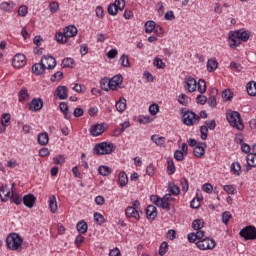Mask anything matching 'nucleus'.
<instances>
[{"label":"nucleus","mask_w":256,"mask_h":256,"mask_svg":"<svg viewBox=\"0 0 256 256\" xmlns=\"http://www.w3.org/2000/svg\"><path fill=\"white\" fill-rule=\"evenodd\" d=\"M199 121L200 117L192 111H187L183 114V123L188 127L198 124Z\"/></svg>","instance_id":"9"},{"label":"nucleus","mask_w":256,"mask_h":256,"mask_svg":"<svg viewBox=\"0 0 256 256\" xmlns=\"http://www.w3.org/2000/svg\"><path fill=\"white\" fill-rule=\"evenodd\" d=\"M129 179L125 171H121L118 176V186L124 188L128 185Z\"/></svg>","instance_id":"23"},{"label":"nucleus","mask_w":256,"mask_h":256,"mask_svg":"<svg viewBox=\"0 0 256 256\" xmlns=\"http://www.w3.org/2000/svg\"><path fill=\"white\" fill-rule=\"evenodd\" d=\"M27 13H28V8H27V6L22 5V6L19 7V9H18V15H19L20 17H26Z\"/></svg>","instance_id":"61"},{"label":"nucleus","mask_w":256,"mask_h":256,"mask_svg":"<svg viewBox=\"0 0 256 256\" xmlns=\"http://www.w3.org/2000/svg\"><path fill=\"white\" fill-rule=\"evenodd\" d=\"M11 121V115L9 113H4L1 116V125L2 126H9Z\"/></svg>","instance_id":"43"},{"label":"nucleus","mask_w":256,"mask_h":256,"mask_svg":"<svg viewBox=\"0 0 256 256\" xmlns=\"http://www.w3.org/2000/svg\"><path fill=\"white\" fill-rule=\"evenodd\" d=\"M61 113H63L66 120H70L72 117L71 112L69 111V106L66 102H61L59 105Z\"/></svg>","instance_id":"24"},{"label":"nucleus","mask_w":256,"mask_h":256,"mask_svg":"<svg viewBox=\"0 0 256 256\" xmlns=\"http://www.w3.org/2000/svg\"><path fill=\"white\" fill-rule=\"evenodd\" d=\"M250 39V32L246 30L231 31L229 33L230 48L239 47L242 42L246 43Z\"/></svg>","instance_id":"1"},{"label":"nucleus","mask_w":256,"mask_h":256,"mask_svg":"<svg viewBox=\"0 0 256 256\" xmlns=\"http://www.w3.org/2000/svg\"><path fill=\"white\" fill-rule=\"evenodd\" d=\"M240 236L246 241L256 240V228L253 225L246 226L240 231Z\"/></svg>","instance_id":"10"},{"label":"nucleus","mask_w":256,"mask_h":256,"mask_svg":"<svg viewBox=\"0 0 256 256\" xmlns=\"http://www.w3.org/2000/svg\"><path fill=\"white\" fill-rule=\"evenodd\" d=\"M223 190L228 193L229 195H235L236 193V186L235 185H224Z\"/></svg>","instance_id":"47"},{"label":"nucleus","mask_w":256,"mask_h":256,"mask_svg":"<svg viewBox=\"0 0 256 256\" xmlns=\"http://www.w3.org/2000/svg\"><path fill=\"white\" fill-rule=\"evenodd\" d=\"M46 67L45 65L42 63H36L32 66V71L33 73H35V75H43V73H45L46 71Z\"/></svg>","instance_id":"25"},{"label":"nucleus","mask_w":256,"mask_h":256,"mask_svg":"<svg viewBox=\"0 0 256 256\" xmlns=\"http://www.w3.org/2000/svg\"><path fill=\"white\" fill-rule=\"evenodd\" d=\"M74 59L73 58H64L62 61V67H73Z\"/></svg>","instance_id":"54"},{"label":"nucleus","mask_w":256,"mask_h":256,"mask_svg":"<svg viewBox=\"0 0 256 256\" xmlns=\"http://www.w3.org/2000/svg\"><path fill=\"white\" fill-rule=\"evenodd\" d=\"M168 191L174 196H178L180 194V188L174 184L169 185Z\"/></svg>","instance_id":"45"},{"label":"nucleus","mask_w":256,"mask_h":256,"mask_svg":"<svg viewBox=\"0 0 256 256\" xmlns=\"http://www.w3.org/2000/svg\"><path fill=\"white\" fill-rule=\"evenodd\" d=\"M51 213L55 214L58 210L57 199L55 195H50L48 200Z\"/></svg>","instance_id":"26"},{"label":"nucleus","mask_w":256,"mask_h":256,"mask_svg":"<svg viewBox=\"0 0 256 256\" xmlns=\"http://www.w3.org/2000/svg\"><path fill=\"white\" fill-rule=\"evenodd\" d=\"M176 172V167L174 165L173 160H168V174L169 175H174Z\"/></svg>","instance_id":"52"},{"label":"nucleus","mask_w":256,"mask_h":256,"mask_svg":"<svg viewBox=\"0 0 256 256\" xmlns=\"http://www.w3.org/2000/svg\"><path fill=\"white\" fill-rule=\"evenodd\" d=\"M187 155H185L182 151L180 150H176L175 153H174V158L176 161L178 162H183L185 160V157Z\"/></svg>","instance_id":"46"},{"label":"nucleus","mask_w":256,"mask_h":256,"mask_svg":"<svg viewBox=\"0 0 256 256\" xmlns=\"http://www.w3.org/2000/svg\"><path fill=\"white\" fill-rule=\"evenodd\" d=\"M207 90L206 81L204 79H200L198 82V91L200 94H205Z\"/></svg>","instance_id":"44"},{"label":"nucleus","mask_w":256,"mask_h":256,"mask_svg":"<svg viewBox=\"0 0 256 256\" xmlns=\"http://www.w3.org/2000/svg\"><path fill=\"white\" fill-rule=\"evenodd\" d=\"M41 62L44 65V67H46V69H55L57 65L56 59L50 55L43 56Z\"/></svg>","instance_id":"13"},{"label":"nucleus","mask_w":256,"mask_h":256,"mask_svg":"<svg viewBox=\"0 0 256 256\" xmlns=\"http://www.w3.org/2000/svg\"><path fill=\"white\" fill-rule=\"evenodd\" d=\"M37 140L40 146H46L49 143V136L47 132L40 133Z\"/></svg>","instance_id":"30"},{"label":"nucleus","mask_w":256,"mask_h":256,"mask_svg":"<svg viewBox=\"0 0 256 256\" xmlns=\"http://www.w3.org/2000/svg\"><path fill=\"white\" fill-rule=\"evenodd\" d=\"M168 249H169L168 243L166 241L162 242L159 248V255L164 256L167 253Z\"/></svg>","instance_id":"49"},{"label":"nucleus","mask_w":256,"mask_h":256,"mask_svg":"<svg viewBox=\"0 0 256 256\" xmlns=\"http://www.w3.org/2000/svg\"><path fill=\"white\" fill-rule=\"evenodd\" d=\"M180 184L182 186L183 192H185V193L188 192V190H189V183H188L187 179L186 178H182L180 180Z\"/></svg>","instance_id":"64"},{"label":"nucleus","mask_w":256,"mask_h":256,"mask_svg":"<svg viewBox=\"0 0 256 256\" xmlns=\"http://www.w3.org/2000/svg\"><path fill=\"white\" fill-rule=\"evenodd\" d=\"M76 228H77V231H78L80 234H82V235L86 234L87 231H88L87 222H85L84 220L79 221V222L77 223V225H76Z\"/></svg>","instance_id":"31"},{"label":"nucleus","mask_w":256,"mask_h":256,"mask_svg":"<svg viewBox=\"0 0 256 256\" xmlns=\"http://www.w3.org/2000/svg\"><path fill=\"white\" fill-rule=\"evenodd\" d=\"M127 100L124 97H121L119 101L116 102V109L119 113H123L126 110Z\"/></svg>","instance_id":"28"},{"label":"nucleus","mask_w":256,"mask_h":256,"mask_svg":"<svg viewBox=\"0 0 256 256\" xmlns=\"http://www.w3.org/2000/svg\"><path fill=\"white\" fill-rule=\"evenodd\" d=\"M109 83L111 86V91H116V89L123 83V77L121 74L115 75L111 79H109Z\"/></svg>","instance_id":"16"},{"label":"nucleus","mask_w":256,"mask_h":256,"mask_svg":"<svg viewBox=\"0 0 256 256\" xmlns=\"http://www.w3.org/2000/svg\"><path fill=\"white\" fill-rule=\"evenodd\" d=\"M246 88H247V92H248L249 96L256 97V82L255 81H250L247 84Z\"/></svg>","instance_id":"34"},{"label":"nucleus","mask_w":256,"mask_h":256,"mask_svg":"<svg viewBox=\"0 0 256 256\" xmlns=\"http://www.w3.org/2000/svg\"><path fill=\"white\" fill-rule=\"evenodd\" d=\"M241 164L239 162H233L231 164V172L233 173V175L239 177L241 175Z\"/></svg>","instance_id":"37"},{"label":"nucleus","mask_w":256,"mask_h":256,"mask_svg":"<svg viewBox=\"0 0 256 256\" xmlns=\"http://www.w3.org/2000/svg\"><path fill=\"white\" fill-rule=\"evenodd\" d=\"M205 237V231L204 230H199L197 233H189L188 234V241L190 243H195L197 240L200 241Z\"/></svg>","instance_id":"18"},{"label":"nucleus","mask_w":256,"mask_h":256,"mask_svg":"<svg viewBox=\"0 0 256 256\" xmlns=\"http://www.w3.org/2000/svg\"><path fill=\"white\" fill-rule=\"evenodd\" d=\"M202 191L207 193V194H212L213 192V186L212 184L210 183H205L203 186H202Z\"/></svg>","instance_id":"59"},{"label":"nucleus","mask_w":256,"mask_h":256,"mask_svg":"<svg viewBox=\"0 0 256 256\" xmlns=\"http://www.w3.org/2000/svg\"><path fill=\"white\" fill-rule=\"evenodd\" d=\"M49 9H50V13L54 14L57 13V11H59V4L58 2H51L49 4Z\"/></svg>","instance_id":"57"},{"label":"nucleus","mask_w":256,"mask_h":256,"mask_svg":"<svg viewBox=\"0 0 256 256\" xmlns=\"http://www.w3.org/2000/svg\"><path fill=\"white\" fill-rule=\"evenodd\" d=\"M62 78H63V72L57 71L54 75H52L51 82L60 81Z\"/></svg>","instance_id":"62"},{"label":"nucleus","mask_w":256,"mask_h":256,"mask_svg":"<svg viewBox=\"0 0 256 256\" xmlns=\"http://www.w3.org/2000/svg\"><path fill=\"white\" fill-rule=\"evenodd\" d=\"M100 86L105 92L111 91L110 80L108 78L101 79Z\"/></svg>","instance_id":"39"},{"label":"nucleus","mask_w":256,"mask_h":256,"mask_svg":"<svg viewBox=\"0 0 256 256\" xmlns=\"http://www.w3.org/2000/svg\"><path fill=\"white\" fill-rule=\"evenodd\" d=\"M150 201L156 205L158 208H161L166 211L171 210L170 202H174L175 198L171 196V194H166L164 197H160L158 195H151Z\"/></svg>","instance_id":"2"},{"label":"nucleus","mask_w":256,"mask_h":256,"mask_svg":"<svg viewBox=\"0 0 256 256\" xmlns=\"http://www.w3.org/2000/svg\"><path fill=\"white\" fill-rule=\"evenodd\" d=\"M23 243V239L17 233H11L6 238V245L11 251H20Z\"/></svg>","instance_id":"5"},{"label":"nucleus","mask_w":256,"mask_h":256,"mask_svg":"<svg viewBox=\"0 0 256 256\" xmlns=\"http://www.w3.org/2000/svg\"><path fill=\"white\" fill-rule=\"evenodd\" d=\"M247 164H248V168H247V172L250 171V168H256V154L250 153L247 156Z\"/></svg>","instance_id":"29"},{"label":"nucleus","mask_w":256,"mask_h":256,"mask_svg":"<svg viewBox=\"0 0 256 256\" xmlns=\"http://www.w3.org/2000/svg\"><path fill=\"white\" fill-rule=\"evenodd\" d=\"M78 30L75 26L70 25L63 29V32H57L55 35L56 41L64 45L71 37H76Z\"/></svg>","instance_id":"3"},{"label":"nucleus","mask_w":256,"mask_h":256,"mask_svg":"<svg viewBox=\"0 0 256 256\" xmlns=\"http://www.w3.org/2000/svg\"><path fill=\"white\" fill-rule=\"evenodd\" d=\"M43 106H44V103L41 98H34L32 99L29 105V110L31 112H39L42 110Z\"/></svg>","instance_id":"14"},{"label":"nucleus","mask_w":256,"mask_h":256,"mask_svg":"<svg viewBox=\"0 0 256 256\" xmlns=\"http://www.w3.org/2000/svg\"><path fill=\"white\" fill-rule=\"evenodd\" d=\"M13 67L16 69H20L21 67H24L26 65V56L24 54H16L12 61Z\"/></svg>","instance_id":"12"},{"label":"nucleus","mask_w":256,"mask_h":256,"mask_svg":"<svg viewBox=\"0 0 256 256\" xmlns=\"http://www.w3.org/2000/svg\"><path fill=\"white\" fill-rule=\"evenodd\" d=\"M98 173H99V175H101L103 177H107V176L112 174V169L110 167H108V166L101 165L98 168Z\"/></svg>","instance_id":"35"},{"label":"nucleus","mask_w":256,"mask_h":256,"mask_svg":"<svg viewBox=\"0 0 256 256\" xmlns=\"http://www.w3.org/2000/svg\"><path fill=\"white\" fill-rule=\"evenodd\" d=\"M113 5L116 6L118 11H123V9L125 8L126 2L125 0H116L115 3H113Z\"/></svg>","instance_id":"56"},{"label":"nucleus","mask_w":256,"mask_h":256,"mask_svg":"<svg viewBox=\"0 0 256 256\" xmlns=\"http://www.w3.org/2000/svg\"><path fill=\"white\" fill-rule=\"evenodd\" d=\"M151 140L159 147H163L166 143V138L159 135H152Z\"/></svg>","instance_id":"32"},{"label":"nucleus","mask_w":256,"mask_h":256,"mask_svg":"<svg viewBox=\"0 0 256 256\" xmlns=\"http://www.w3.org/2000/svg\"><path fill=\"white\" fill-rule=\"evenodd\" d=\"M130 127V122L129 121H125L123 123L120 124V127L116 128L114 131V135L116 137H119L122 133L125 132L126 129H128Z\"/></svg>","instance_id":"27"},{"label":"nucleus","mask_w":256,"mask_h":256,"mask_svg":"<svg viewBox=\"0 0 256 256\" xmlns=\"http://www.w3.org/2000/svg\"><path fill=\"white\" fill-rule=\"evenodd\" d=\"M119 63L122 65V67H130L128 55L123 54L119 60Z\"/></svg>","instance_id":"50"},{"label":"nucleus","mask_w":256,"mask_h":256,"mask_svg":"<svg viewBox=\"0 0 256 256\" xmlns=\"http://www.w3.org/2000/svg\"><path fill=\"white\" fill-rule=\"evenodd\" d=\"M232 219V214L229 212V211H225L223 214H222V222L225 224V225H228L229 221Z\"/></svg>","instance_id":"51"},{"label":"nucleus","mask_w":256,"mask_h":256,"mask_svg":"<svg viewBox=\"0 0 256 256\" xmlns=\"http://www.w3.org/2000/svg\"><path fill=\"white\" fill-rule=\"evenodd\" d=\"M105 132V127L103 124H95L90 129V134L93 137H98Z\"/></svg>","instance_id":"21"},{"label":"nucleus","mask_w":256,"mask_h":256,"mask_svg":"<svg viewBox=\"0 0 256 256\" xmlns=\"http://www.w3.org/2000/svg\"><path fill=\"white\" fill-rule=\"evenodd\" d=\"M196 246L201 251H208L213 250L216 247V242L213 238L204 236L197 241Z\"/></svg>","instance_id":"8"},{"label":"nucleus","mask_w":256,"mask_h":256,"mask_svg":"<svg viewBox=\"0 0 256 256\" xmlns=\"http://www.w3.org/2000/svg\"><path fill=\"white\" fill-rule=\"evenodd\" d=\"M149 112L152 116H156L159 113V105L157 104H152L149 107Z\"/></svg>","instance_id":"58"},{"label":"nucleus","mask_w":256,"mask_h":256,"mask_svg":"<svg viewBox=\"0 0 256 256\" xmlns=\"http://www.w3.org/2000/svg\"><path fill=\"white\" fill-rule=\"evenodd\" d=\"M178 102L182 106H187L189 102V97L186 94L179 95Z\"/></svg>","instance_id":"48"},{"label":"nucleus","mask_w":256,"mask_h":256,"mask_svg":"<svg viewBox=\"0 0 256 256\" xmlns=\"http://www.w3.org/2000/svg\"><path fill=\"white\" fill-rule=\"evenodd\" d=\"M194 155L195 157L201 159L205 156V149L203 146L197 145L194 149Z\"/></svg>","instance_id":"41"},{"label":"nucleus","mask_w":256,"mask_h":256,"mask_svg":"<svg viewBox=\"0 0 256 256\" xmlns=\"http://www.w3.org/2000/svg\"><path fill=\"white\" fill-rule=\"evenodd\" d=\"M197 81L195 78L189 76L185 78L184 81V89L188 91L189 93H194L197 90Z\"/></svg>","instance_id":"11"},{"label":"nucleus","mask_w":256,"mask_h":256,"mask_svg":"<svg viewBox=\"0 0 256 256\" xmlns=\"http://www.w3.org/2000/svg\"><path fill=\"white\" fill-rule=\"evenodd\" d=\"M55 97L59 100H66L68 98V89L66 86H58L55 91Z\"/></svg>","instance_id":"19"},{"label":"nucleus","mask_w":256,"mask_h":256,"mask_svg":"<svg viewBox=\"0 0 256 256\" xmlns=\"http://www.w3.org/2000/svg\"><path fill=\"white\" fill-rule=\"evenodd\" d=\"M12 191L7 185L0 186V199L2 202H7L10 198Z\"/></svg>","instance_id":"17"},{"label":"nucleus","mask_w":256,"mask_h":256,"mask_svg":"<svg viewBox=\"0 0 256 256\" xmlns=\"http://www.w3.org/2000/svg\"><path fill=\"white\" fill-rule=\"evenodd\" d=\"M1 11H5L6 13H12L13 10V2H2L0 4Z\"/></svg>","instance_id":"38"},{"label":"nucleus","mask_w":256,"mask_h":256,"mask_svg":"<svg viewBox=\"0 0 256 256\" xmlns=\"http://www.w3.org/2000/svg\"><path fill=\"white\" fill-rule=\"evenodd\" d=\"M200 132H201V139L203 141H206L207 138H208V127L207 126H201Z\"/></svg>","instance_id":"55"},{"label":"nucleus","mask_w":256,"mask_h":256,"mask_svg":"<svg viewBox=\"0 0 256 256\" xmlns=\"http://www.w3.org/2000/svg\"><path fill=\"white\" fill-rule=\"evenodd\" d=\"M156 27V23L153 20H149L145 23V33H153Z\"/></svg>","instance_id":"40"},{"label":"nucleus","mask_w":256,"mask_h":256,"mask_svg":"<svg viewBox=\"0 0 256 256\" xmlns=\"http://www.w3.org/2000/svg\"><path fill=\"white\" fill-rule=\"evenodd\" d=\"M226 117L231 127L236 128L239 131L244 129V124L241 121L239 112L230 110L227 112Z\"/></svg>","instance_id":"6"},{"label":"nucleus","mask_w":256,"mask_h":256,"mask_svg":"<svg viewBox=\"0 0 256 256\" xmlns=\"http://www.w3.org/2000/svg\"><path fill=\"white\" fill-rule=\"evenodd\" d=\"M154 65L157 69H164V67H166L165 63L160 58H155Z\"/></svg>","instance_id":"60"},{"label":"nucleus","mask_w":256,"mask_h":256,"mask_svg":"<svg viewBox=\"0 0 256 256\" xmlns=\"http://www.w3.org/2000/svg\"><path fill=\"white\" fill-rule=\"evenodd\" d=\"M118 11H119V9L117 8V6L116 5H114V4H110L109 5V7H108V13H109V15H117V13H118Z\"/></svg>","instance_id":"63"},{"label":"nucleus","mask_w":256,"mask_h":256,"mask_svg":"<svg viewBox=\"0 0 256 256\" xmlns=\"http://www.w3.org/2000/svg\"><path fill=\"white\" fill-rule=\"evenodd\" d=\"M18 97H19V102L24 103L25 101H27L29 99L28 91L26 89L22 88L18 94Z\"/></svg>","instance_id":"42"},{"label":"nucleus","mask_w":256,"mask_h":256,"mask_svg":"<svg viewBox=\"0 0 256 256\" xmlns=\"http://www.w3.org/2000/svg\"><path fill=\"white\" fill-rule=\"evenodd\" d=\"M217 67H218V62L215 58H211L208 60L207 69L209 73H213V71H216Z\"/></svg>","instance_id":"36"},{"label":"nucleus","mask_w":256,"mask_h":256,"mask_svg":"<svg viewBox=\"0 0 256 256\" xmlns=\"http://www.w3.org/2000/svg\"><path fill=\"white\" fill-rule=\"evenodd\" d=\"M146 215H147L148 220L154 221L156 219V217L158 216L156 206L148 205V207L146 209Z\"/></svg>","instance_id":"22"},{"label":"nucleus","mask_w":256,"mask_h":256,"mask_svg":"<svg viewBox=\"0 0 256 256\" xmlns=\"http://www.w3.org/2000/svg\"><path fill=\"white\" fill-rule=\"evenodd\" d=\"M204 225H205V222L203 219H196L192 223V228L193 230L199 232V231H202V229L204 228Z\"/></svg>","instance_id":"33"},{"label":"nucleus","mask_w":256,"mask_h":256,"mask_svg":"<svg viewBox=\"0 0 256 256\" xmlns=\"http://www.w3.org/2000/svg\"><path fill=\"white\" fill-rule=\"evenodd\" d=\"M94 220L99 225H102L105 222L104 216L98 212L94 214Z\"/></svg>","instance_id":"53"},{"label":"nucleus","mask_w":256,"mask_h":256,"mask_svg":"<svg viewBox=\"0 0 256 256\" xmlns=\"http://www.w3.org/2000/svg\"><path fill=\"white\" fill-rule=\"evenodd\" d=\"M115 151L113 143L101 142L94 147V154L98 156L110 155Z\"/></svg>","instance_id":"7"},{"label":"nucleus","mask_w":256,"mask_h":256,"mask_svg":"<svg viewBox=\"0 0 256 256\" xmlns=\"http://www.w3.org/2000/svg\"><path fill=\"white\" fill-rule=\"evenodd\" d=\"M25 207L32 209L36 202V197L33 194H27L22 198Z\"/></svg>","instance_id":"20"},{"label":"nucleus","mask_w":256,"mask_h":256,"mask_svg":"<svg viewBox=\"0 0 256 256\" xmlns=\"http://www.w3.org/2000/svg\"><path fill=\"white\" fill-rule=\"evenodd\" d=\"M14 187H15V183H12L11 195L9 196V199H10L11 203L15 204L16 206H19V205H21L23 198H22L21 194L13 191Z\"/></svg>","instance_id":"15"},{"label":"nucleus","mask_w":256,"mask_h":256,"mask_svg":"<svg viewBox=\"0 0 256 256\" xmlns=\"http://www.w3.org/2000/svg\"><path fill=\"white\" fill-rule=\"evenodd\" d=\"M140 211H141V204L139 200H134L131 203V206H128L125 209V216L127 219H133L135 221H139L141 218Z\"/></svg>","instance_id":"4"}]
</instances>
